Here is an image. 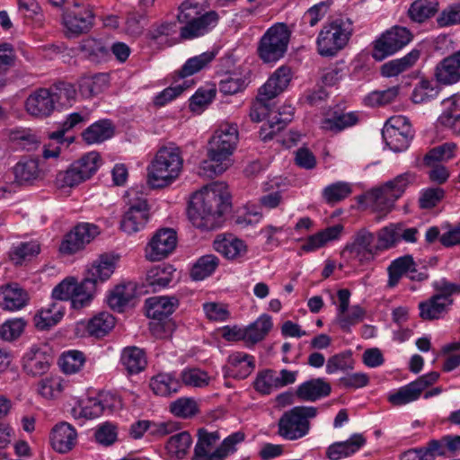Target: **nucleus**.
Returning <instances> with one entry per match:
<instances>
[{
	"label": "nucleus",
	"mask_w": 460,
	"mask_h": 460,
	"mask_svg": "<svg viewBox=\"0 0 460 460\" xmlns=\"http://www.w3.org/2000/svg\"><path fill=\"white\" fill-rule=\"evenodd\" d=\"M177 20L184 24L180 30V37L182 40H192L216 28L219 15L216 11L203 13L201 4L196 0H185L179 6Z\"/></svg>",
	"instance_id": "3"
},
{
	"label": "nucleus",
	"mask_w": 460,
	"mask_h": 460,
	"mask_svg": "<svg viewBox=\"0 0 460 460\" xmlns=\"http://www.w3.org/2000/svg\"><path fill=\"white\" fill-rule=\"evenodd\" d=\"M85 362V357L82 351L69 350L63 353L59 359V366L66 374H75L81 370Z\"/></svg>",
	"instance_id": "58"
},
{
	"label": "nucleus",
	"mask_w": 460,
	"mask_h": 460,
	"mask_svg": "<svg viewBox=\"0 0 460 460\" xmlns=\"http://www.w3.org/2000/svg\"><path fill=\"white\" fill-rule=\"evenodd\" d=\"M420 55V50L412 49L410 53L402 58L393 59L385 63L381 66L382 75L386 77L398 75L399 74L411 67L419 59Z\"/></svg>",
	"instance_id": "40"
},
{
	"label": "nucleus",
	"mask_w": 460,
	"mask_h": 460,
	"mask_svg": "<svg viewBox=\"0 0 460 460\" xmlns=\"http://www.w3.org/2000/svg\"><path fill=\"white\" fill-rule=\"evenodd\" d=\"M239 139L235 124L224 123L215 130L207 146V159L199 164L198 174L213 179L231 165V155L236 148Z\"/></svg>",
	"instance_id": "2"
},
{
	"label": "nucleus",
	"mask_w": 460,
	"mask_h": 460,
	"mask_svg": "<svg viewBox=\"0 0 460 460\" xmlns=\"http://www.w3.org/2000/svg\"><path fill=\"white\" fill-rule=\"evenodd\" d=\"M179 300L175 296H153L146 301V315L154 320L168 318L177 308Z\"/></svg>",
	"instance_id": "25"
},
{
	"label": "nucleus",
	"mask_w": 460,
	"mask_h": 460,
	"mask_svg": "<svg viewBox=\"0 0 460 460\" xmlns=\"http://www.w3.org/2000/svg\"><path fill=\"white\" fill-rule=\"evenodd\" d=\"M244 438L245 435L243 432H234L226 438L217 448L198 440L194 447L192 460H224L236 450V444L243 442Z\"/></svg>",
	"instance_id": "13"
},
{
	"label": "nucleus",
	"mask_w": 460,
	"mask_h": 460,
	"mask_svg": "<svg viewBox=\"0 0 460 460\" xmlns=\"http://www.w3.org/2000/svg\"><path fill=\"white\" fill-rule=\"evenodd\" d=\"M352 28L349 21L337 19L323 26L317 38L318 52L323 57H332L347 44Z\"/></svg>",
	"instance_id": "9"
},
{
	"label": "nucleus",
	"mask_w": 460,
	"mask_h": 460,
	"mask_svg": "<svg viewBox=\"0 0 460 460\" xmlns=\"http://www.w3.org/2000/svg\"><path fill=\"white\" fill-rule=\"evenodd\" d=\"M435 77L444 85H451L460 81V49L438 63Z\"/></svg>",
	"instance_id": "23"
},
{
	"label": "nucleus",
	"mask_w": 460,
	"mask_h": 460,
	"mask_svg": "<svg viewBox=\"0 0 460 460\" xmlns=\"http://www.w3.org/2000/svg\"><path fill=\"white\" fill-rule=\"evenodd\" d=\"M456 145L452 142L445 143L430 149L423 157L426 166L438 164V162L448 161L455 155Z\"/></svg>",
	"instance_id": "56"
},
{
	"label": "nucleus",
	"mask_w": 460,
	"mask_h": 460,
	"mask_svg": "<svg viewBox=\"0 0 460 460\" xmlns=\"http://www.w3.org/2000/svg\"><path fill=\"white\" fill-rule=\"evenodd\" d=\"M353 368V359L349 351H344L330 357L326 364V372L347 371Z\"/></svg>",
	"instance_id": "63"
},
{
	"label": "nucleus",
	"mask_w": 460,
	"mask_h": 460,
	"mask_svg": "<svg viewBox=\"0 0 460 460\" xmlns=\"http://www.w3.org/2000/svg\"><path fill=\"white\" fill-rule=\"evenodd\" d=\"M318 414L314 406H295L285 411L278 421V434L288 440H296L309 433L310 420Z\"/></svg>",
	"instance_id": "5"
},
{
	"label": "nucleus",
	"mask_w": 460,
	"mask_h": 460,
	"mask_svg": "<svg viewBox=\"0 0 460 460\" xmlns=\"http://www.w3.org/2000/svg\"><path fill=\"white\" fill-rule=\"evenodd\" d=\"M115 260L109 254H102L88 270L85 279L92 280L95 286L108 279L114 271Z\"/></svg>",
	"instance_id": "34"
},
{
	"label": "nucleus",
	"mask_w": 460,
	"mask_h": 460,
	"mask_svg": "<svg viewBox=\"0 0 460 460\" xmlns=\"http://www.w3.org/2000/svg\"><path fill=\"white\" fill-rule=\"evenodd\" d=\"M191 442L190 433L181 431L169 438L165 448L172 458L182 459L187 455Z\"/></svg>",
	"instance_id": "45"
},
{
	"label": "nucleus",
	"mask_w": 460,
	"mask_h": 460,
	"mask_svg": "<svg viewBox=\"0 0 460 460\" xmlns=\"http://www.w3.org/2000/svg\"><path fill=\"white\" fill-rule=\"evenodd\" d=\"M27 112L35 118H47L56 109L49 88H39L32 92L25 101Z\"/></svg>",
	"instance_id": "18"
},
{
	"label": "nucleus",
	"mask_w": 460,
	"mask_h": 460,
	"mask_svg": "<svg viewBox=\"0 0 460 460\" xmlns=\"http://www.w3.org/2000/svg\"><path fill=\"white\" fill-rule=\"evenodd\" d=\"M219 265V259L214 254L201 256L192 266L190 276L194 280H202L210 276Z\"/></svg>",
	"instance_id": "51"
},
{
	"label": "nucleus",
	"mask_w": 460,
	"mask_h": 460,
	"mask_svg": "<svg viewBox=\"0 0 460 460\" xmlns=\"http://www.w3.org/2000/svg\"><path fill=\"white\" fill-rule=\"evenodd\" d=\"M63 310L57 303L49 307L42 308L34 317L35 326L40 330H46L56 325L63 317Z\"/></svg>",
	"instance_id": "48"
},
{
	"label": "nucleus",
	"mask_w": 460,
	"mask_h": 460,
	"mask_svg": "<svg viewBox=\"0 0 460 460\" xmlns=\"http://www.w3.org/2000/svg\"><path fill=\"white\" fill-rule=\"evenodd\" d=\"M149 428H151L150 433L157 436H165L178 429L177 424L173 422L152 424L148 420H138L131 425L129 434L133 438L138 439Z\"/></svg>",
	"instance_id": "37"
},
{
	"label": "nucleus",
	"mask_w": 460,
	"mask_h": 460,
	"mask_svg": "<svg viewBox=\"0 0 460 460\" xmlns=\"http://www.w3.org/2000/svg\"><path fill=\"white\" fill-rule=\"evenodd\" d=\"M231 196L226 185L214 182L196 193L191 200L188 216L192 225L199 229L212 230L218 227L223 216L230 211Z\"/></svg>",
	"instance_id": "1"
},
{
	"label": "nucleus",
	"mask_w": 460,
	"mask_h": 460,
	"mask_svg": "<svg viewBox=\"0 0 460 460\" xmlns=\"http://www.w3.org/2000/svg\"><path fill=\"white\" fill-rule=\"evenodd\" d=\"M366 444V438L361 434H353L348 440L335 442L329 446L326 456L330 460H340L356 453Z\"/></svg>",
	"instance_id": "32"
},
{
	"label": "nucleus",
	"mask_w": 460,
	"mask_h": 460,
	"mask_svg": "<svg viewBox=\"0 0 460 460\" xmlns=\"http://www.w3.org/2000/svg\"><path fill=\"white\" fill-rule=\"evenodd\" d=\"M411 40V33L404 27H393L383 33L374 43L372 57L382 61L394 54Z\"/></svg>",
	"instance_id": "12"
},
{
	"label": "nucleus",
	"mask_w": 460,
	"mask_h": 460,
	"mask_svg": "<svg viewBox=\"0 0 460 460\" xmlns=\"http://www.w3.org/2000/svg\"><path fill=\"white\" fill-rule=\"evenodd\" d=\"M121 364L129 374H137L145 369L146 358L143 349L128 347L123 349L120 357Z\"/></svg>",
	"instance_id": "42"
},
{
	"label": "nucleus",
	"mask_w": 460,
	"mask_h": 460,
	"mask_svg": "<svg viewBox=\"0 0 460 460\" xmlns=\"http://www.w3.org/2000/svg\"><path fill=\"white\" fill-rule=\"evenodd\" d=\"M272 328L271 317L262 314L254 323L243 329V341L249 345L262 341Z\"/></svg>",
	"instance_id": "36"
},
{
	"label": "nucleus",
	"mask_w": 460,
	"mask_h": 460,
	"mask_svg": "<svg viewBox=\"0 0 460 460\" xmlns=\"http://www.w3.org/2000/svg\"><path fill=\"white\" fill-rule=\"evenodd\" d=\"M183 158L179 147H161L148 166V183L153 188H164L172 183L180 175Z\"/></svg>",
	"instance_id": "4"
},
{
	"label": "nucleus",
	"mask_w": 460,
	"mask_h": 460,
	"mask_svg": "<svg viewBox=\"0 0 460 460\" xmlns=\"http://www.w3.org/2000/svg\"><path fill=\"white\" fill-rule=\"evenodd\" d=\"M438 11V4H432L427 0H417L413 2L409 9V15L411 20L422 22L434 15Z\"/></svg>",
	"instance_id": "59"
},
{
	"label": "nucleus",
	"mask_w": 460,
	"mask_h": 460,
	"mask_svg": "<svg viewBox=\"0 0 460 460\" xmlns=\"http://www.w3.org/2000/svg\"><path fill=\"white\" fill-rule=\"evenodd\" d=\"M444 448L438 440H430L427 446L409 449L400 456V460H435L437 456L444 455Z\"/></svg>",
	"instance_id": "38"
},
{
	"label": "nucleus",
	"mask_w": 460,
	"mask_h": 460,
	"mask_svg": "<svg viewBox=\"0 0 460 460\" xmlns=\"http://www.w3.org/2000/svg\"><path fill=\"white\" fill-rule=\"evenodd\" d=\"M289 37L290 32L286 24L271 26L260 40L259 57L266 63L279 60L287 51Z\"/></svg>",
	"instance_id": "10"
},
{
	"label": "nucleus",
	"mask_w": 460,
	"mask_h": 460,
	"mask_svg": "<svg viewBox=\"0 0 460 460\" xmlns=\"http://www.w3.org/2000/svg\"><path fill=\"white\" fill-rule=\"evenodd\" d=\"M416 179L413 172H407L387 181L382 187L373 190L369 193L373 208L376 211L386 214L391 211L394 202L403 194L409 184Z\"/></svg>",
	"instance_id": "6"
},
{
	"label": "nucleus",
	"mask_w": 460,
	"mask_h": 460,
	"mask_svg": "<svg viewBox=\"0 0 460 460\" xmlns=\"http://www.w3.org/2000/svg\"><path fill=\"white\" fill-rule=\"evenodd\" d=\"M439 374L432 371L420 376L417 380L401 387L397 392L388 397V401L394 406H401L416 401L421 393L429 385L438 381Z\"/></svg>",
	"instance_id": "16"
},
{
	"label": "nucleus",
	"mask_w": 460,
	"mask_h": 460,
	"mask_svg": "<svg viewBox=\"0 0 460 460\" xmlns=\"http://www.w3.org/2000/svg\"><path fill=\"white\" fill-rule=\"evenodd\" d=\"M109 84V76L106 74L98 73L84 75L78 80L80 93L84 98H92L102 93Z\"/></svg>",
	"instance_id": "35"
},
{
	"label": "nucleus",
	"mask_w": 460,
	"mask_h": 460,
	"mask_svg": "<svg viewBox=\"0 0 460 460\" xmlns=\"http://www.w3.org/2000/svg\"><path fill=\"white\" fill-rule=\"evenodd\" d=\"M181 386V382L172 374L161 373L154 376L150 381V387L153 392L161 396H167L177 393Z\"/></svg>",
	"instance_id": "44"
},
{
	"label": "nucleus",
	"mask_w": 460,
	"mask_h": 460,
	"mask_svg": "<svg viewBox=\"0 0 460 460\" xmlns=\"http://www.w3.org/2000/svg\"><path fill=\"white\" fill-rule=\"evenodd\" d=\"M332 387L323 378H313L299 385L296 396L304 402H315L331 394Z\"/></svg>",
	"instance_id": "26"
},
{
	"label": "nucleus",
	"mask_w": 460,
	"mask_h": 460,
	"mask_svg": "<svg viewBox=\"0 0 460 460\" xmlns=\"http://www.w3.org/2000/svg\"><path fill=\"white\" fill-rule=\"evenodd\" d=\"M366 311L359 305H353L348 308L343 314H337L336 321L339 326L344 331L349 332L350 326L361 322L365 316Z\"/></svg>",
	"instance_id": "60"
},
{
	"label": "nucleus",
	"mask_w": 460,
	"mask_h": 460,
	"mask_svg": "<svg viewBox=\"0 0 460 460\" xmlns=\"http://www.w3.org/2000/svg\"><path fill=\"white\" fill-rule=\"evenodd\" d=\"M343 229L344 227L341 224L326 227L325 229L310 235L301 246V250L306 252H314L325 246L329 242L338 240L341 237Z\"/></svg>",
	"instance_id": "28"
},
{
	"label": "nucleus",
	"mask_w": 460,
	"mask_h": 460,
	"mask_svg": "<svg viewBox=\"0 0 460 460\" xmlns=\"http://www.w3.org/2000/svg\"><path fill=\"white\" fill-rule=\"evenodd\" d=\"M115 325V318L108 312H101L87 323L86 332L90 336L102 338L107 335Z\"/></svg>",
	"instance_id": "41"
},
{
	"label": "nucleus",
	"mask_w": 460,
	"mask_h": 460,
	"mask_svg": "<svg viewBox=\"0 0 460 460\" xmlns=\"http://www.w3.org/2000/svg\"><path fill=\"white\" fill-rule=\"evenodd\" d=\"M51 360V355L46 350L32 346L22 358V368L30 376H41L49 371Z\"/></svg>",
	"instance_id": "22"
},
{
	"label": "nucleus",
	"mask_w": 460,
	"mask_h": 460,
	"mask_svg": "<svg viewBox=\"0 0 460 460\" xmlns=\"http://www.w3.org/2000/svg\"><path fill=\"white\" fill-rule=\"evenodd\" d=\"M40 247L36 242L21 243L14 246L10 251V259L14 264H22L26 260H31L32 257L40 253Z\"/></svg>",
	"instance_id": "57"
},
{
	"label": "nucleus",
	"mask_w": 460,
	"mask_h": 460,
	"mask_svg": "<svg viewBox=\"0 0 460 460\" xmlns=\"http://www.w3.org/2000/svg\"><path fill=\"white\" fill-rule=\"evenodd\" d=\"M398 231L400 228L397 226V223L390 224L378 231L377 242L380 252L391 249L399 243Z\"/></svg>",
	"instance_id": "62"
},
{
	"label": "nucleus",
	"mask_w": 460,
	"mask_h": 460,
	"mask_svg": "<svg viewBox=\"0 0 460 460\" xmlns=\"http://www.w3.org/2000/svg\"><path fill=\"white\" fill-rule=\"evenodd\" d=\"M136 299V286L132 283L117 286L108 296L109 306L117 312H123L127 306H133Z\"/></svg>",
	"instance_id": "33"
},
{
	"label": "nucleus",
	"mask_w": 460,
	"mask_h": 460,
	"mask_svg": "<svg viewBox=\"0 0 460 460\" xmlns=\"http://www.w3.org/2000/svg\"><path fill=\"white\" fill-rule=\"evenodd\" d=\"M170 411L177 417L188 419L194 416L199 409L197 402L191 398H180L172 402Z\"/></svg>",
	"instance_id": "64"
},
{
	"label": "nucleus",
	"mask_w": 460,
	"mask_h": 460,
	"mask_svg": "<svg viewBox=\"0 0 460 460\" xmlns=\"http://www.w3.org/2000/svg\"><path fill=\"white\" fill-rule=\"evenodd\" d=\"M399 90L400 87L396 85L383 91H374L365 98V103L372 107L388 104L395 100Z\"/></svg>",
	"instance_id": "61"
},
{
	"label": "nucleus",
	"mask_w": 460,
	"mask_h": 460,
	"mask_svg": "<svg viewBox=\"0 0 460 460\" xmlns=\"http://www.w3.org/2000/svg\"><path fill=\"white\" fill-rule=\"evenodd\" d=\"M102 164V159L98 153L90 152L75 161L66 170L59 172L56 176L58 188H73L90 179Z\"/></svg>",
	"instance_id": "8"
},
{
	"label": "nucleus",
	"mask_w": 460,
	"mask_h": 460,
	"mask_svg": "<svg viewBox=\"0 0 460 460\" xmlns=\"http://www.w3.org/2000/svg\"><path fill=\"white\" fill-rule=\"evenodd\" d=\"M292 78L291 69L282 66L279 67L268 81L260 88L261 99H273L281 93Z\"/></svg>",
	"instance_id": "24"
},
{
	"label": "nucleus",
	"mask_w": 460,
	"mask_h": 460,
	"mask_svg": "<svg viewBox=\"0 0 460 460\" xmlns=\"http://www.w3.org/2000/svg\"><path fill=\"white\" fill-rule=\"evenodd\" d=\"M15 182L31 185L40 178L41 172L36 158L22 157L13 168Z\"/></svg>",
	"instance_id": "29"
},
{
	"label": "nucleus",
	"mask_w": 460,
	"mask_h": 460,
	"mask_svg": "<svg viewBox=\"0 0 460 460\" xmlns=\"http://www.w3.org/2000/svg\"><path fill=\"white\" fill-rule=\"evenodd\" d=\"M214 249L228 260H236L243 257L247 247L245 243L233 235H217L213 242Z\"/></svg>",
	"instance_id": "30"
},
{
	"label": "nucleus",
	"mask_w": 460,
	"mask_h": 460,
	"mask_svg": "<svg viewBox=\"0 0 460 460\" xmlns=\"http://www.w3.org/2000/svg\"><path fill=\"white\" fill-rule=\"evenodd\" d=\"M95 291V284L84 278L81 283H77L76 290L73 293L71 299L72 306L75 309H80L87 305L93 299Z\"/></svg>",
	"instance_id": "52"
},
{
	"label": "nucleus",
	"mask_w": 460,
	"mask_h": 460,
	"mask_svg": "<svg viewBox=\"0 0 460 460\" xmlns=\"http://www.w3.org/2000/svg\"><path fill=\"white\" fill-rule=\"evenodd\" d=\"M100 234L99 227L90 223H81L75 226L63 240L60 252L73 254L84 248Z\"/></svg>",
	"instance_id": "15"
},
{
	"label": "nucleus",
	"mask_w": 460,
	"mask_h": 460,
	"mask_svg": "<svg viewBox=\"0 0 460 460\" xmlns=\"http://www.w3.org/2000/svg\"><path fill=\"white\" fill-rule=\"evenodd\" d=\"M126 199L128 209L122 216L120 228L123 232L132 234L146 226L150 217V208L145 195L136 189H129L126 192Z\"/></svg>",
	"instance_id": "7"
},
{
	"label": "nucleus",
	"mask_w": 460,
	"mask_h": 460,
	"mask_svg": "<svg viewBox=\"0 0 460 460\" xmlns=\"http://www.w3.org/2000/svg\"><path fill=\"white\" fill-rule=\"evenodd\" d=\"M173 271L172 265L154 267L147 272L146 285L151 287L154 292L158 291L169 285Z\"/></svg>",
	"instance_id": "47"
},
{
	"label": "nucleus",
	"mask_w": 460,
	"mask_h": 460,
	"mask_svg": "<svg viewBox=\"0 0 460 460\" xmlns=\"http://www.w3.org/2000/svg\"><path fill=\"white\" fill-rule=\"evenodd\" d=\"M49 439L51 447L56 452L66 454L75 447L77 432L71 424L62 421L52 428Z\"/></svg>",
	"instance_id": "20"
},
{
	"label": "nucleus",
	"mask_w": 460,
	"mask_h": 460,
	"mask_svg": "<svg viewBox=\"0 0 460 460\" xmlns=\"http://www.w3.org/2000/svg\"><path fill=\"white\" fill-rule=\"evenodd\" d=\"M382 137L391 150L402 152L409 147L413 138V130L406 117L394 116L385 122Z\"/></svg>",
	"instance_id": "11"
},
{
	"label": "nucleus",
	"mask_w": 460,
	"mask_h": 460,
	"mask_svg": "<svg viewBox=\"0 0 460 460\" xmlns=\"http://www.w3.org/2000/svg\"><path fill=\"white\" fill-rule=\"evenodd\" d=\"M229 366L226 367L225 376L236 379L246 378L254 369V358L243 352H234L228 358Z\"/></svg>",
	"instance_id": "27"
},
{
	"label": "nucleus",
	"mask_w": 460,
	"mask_h": 460,
	"mask_svg": "<svg viewBox=\"0 0 460 460\" xmlns=\"http://www.w3.org/2000/svg\"><path fill=\"white\" fill-rule=\"evenodd\" d=\"M352 192L351 185L344 181H337L326 186L322 191V197L327 204H336Z\"/></svg>",
	"instance_id": "54"
},
{
	"label": "nucleus",
	"mask_w": 460,
	"mask_h": 460,
	"mask_svg": "<svg viewBox=\"0 0 460 460\" xmlns=\"http://www.w3.org/2000/svg\"><path fill=\"white\" fill-rule=\"evenodd\" d=\"M29 300L27 292L17 284L0 288V306L7 311L19 310Z\"/></svg>",
	"instance_id": "31"
},
{
	"label": "nucleus",
	"mask_w": 460,
	"mask_h": 460,
	"mask_svg": "<svg viewBox=\"0 0 460 460\" xmlns=\"http://www.w3.org/2000/svg\"><path fill=\"white\" fill-rule=\"evenodd\" d=\"M217 52L212 50L189 58L180 70V76L187 77L199 72L215 58Z\"/></svg>",
	"instance_id": "55"
},
{
	"label": "nucleus",
	"mask_w": 460,
	"mask_h": 460,
	"mask_svg": "<svg viewBox=\"0 0 460 460\" xmlns=\"http://www.w3.org/2000/svg\"><path fill=\"white\" fill-rule=\"evenodd\" d=\"M177 245V234L172 228L155 232L146 249V257L151 261H161L171 254Z\"/></svg>",
	"instance_id": "14"
},
{
	"label": "nucleus",
	"mask_w": 460,
	"mask_h": 460,
	"mask_svg": "<svg viewBox=\"0 0 460 460\" xmlns=\"http://www.w3.org/2000/svg\"><path fill=\"white\" fill-rule=\"evenodd\" d=\"M295 109L291 105H282L278 111L269 113L267 123L263 124L260 130V137L266 142L281 129H283L292 119Z\"/></svg>",
	"instance_id": "19"
},
{
	"label": "nucleus",
	"mask_w": 460,
	"mask_h": 460,
	"mask_svg": "<svg viewBox=\"0 0 460 460\" xmlns=\"http://www.w3.org/2000/svg\"><path fill=\"white\" fill-rule=\"evenodd\" d=\"M17 56L13 46L10 43L0 44V90L7 83L4 75L15 66Z\"/></svg>",
	"instance_id": "53"
},
{
	"label": "nucleus",
	"mask_w": 460,
	"mask_h": 460,
	"mask_svg": "<svg viewBox=\"0 0 460 460\" xmlns=\"http://www.w3.org/2000/svg\"><path fill=\"white\" fill-rule=\"evenodd\" d=\"M358 121V117L355 112L345 113L333 111L329 115V117L323 120L322 128L324 130L338 133L347 128L356 125Z\"/></svg>",
	"instance_id": "39"
},
{
	"label": "nucleus",
	"mask_w": 460,
	"mask_h": 460,
	"mask_svg": "<svg viewBox=\"0 0 460 460\" xmlns=\"http://www.w3.org/2000/svg\"><path fill=\"white\" fill-rule=\"evenodd\" d=\"M94 15L88 7L75 6L67 11L64 16V24L69 32L79 35L90 31L93 24Z\"/></svg>",
	"instance_id": "21"
},
{
	"label": "nucleus",
	"mask_w": 460,
	"mask_h": 460,
	"mask_svg": "<svg viewBox=\"0 0 460 460\" xmlns=\"http://www.w3.org/2000/svg\"><path fill=\"white\" fill-rule=\"evenodd\" d=\"M114 131L108 119L99 120L88 127L83 133V139L87 144L102 142L112 137Z\"/></svg>",
	"instance_id": "46"
},
{
	"label": "nucleus",
	"mask_w": 460,
	"mask_h": 460,
	"mask_svg": "<svg viewBox=\"0 0 460 460\" xmlns=\"http://www.w3.org/2000/svg\"><path fill=\"white\" fill-rule=\"evenodd\" d=\"M55 105H71L75 101L76 90L75 86L67 82H58L49 88Z\"/></svg>",
	"instance_id": "49"
},
{
	"label": "nucleus",
	"mask_w": 460,
	"mask_h": 460,
	"mask_svg": "<svg viewBox=\"0 0 460 460\" xmlns=\"http://www.w3.org/2000/svg\"><path fill=\"white\" fill-rule=\"evenodd\" d=\"M443 299V296H433L429 300L420 302L419 305L420 316L426 321L440 318L447 307Z\"/></svg>",
	"instance_id": "50"
},
{
	"label": "nucleus",
	"mask_w": 460,
	"mask_h": 460,
	"mask_svg": "<svg viewBox=\"0 0 460 460\" xmlns=\"http://www.w3.org/2000/svg\"><path fill=\"white\" fill-rule=\"evenodd\" d=\"M376 235L366 228L358 230L353 236V241L347 243L341 252V255L345 256L348 252L360 261L364 260H373L380 252L378 243H375Z\"/></svg>",
	"instance_id": "17"
},
{
	"label": "nucleus",
	"mask_w": 460,
	"mask_h": 460,
	"mask_svg": "<svg viewBox=\"0 0 460 460\" xmlns=\"http://www.w3.org/2000/svg\"><path fill=\"white\" fill-rule=\"evenodd\" d=\"M414 264V260L411 255H404L394 260L387 268L388 281L387 288H395L402 277L409 274V270Z\"/></svg>",
	"instance_id": "43"
}]
</instances>
